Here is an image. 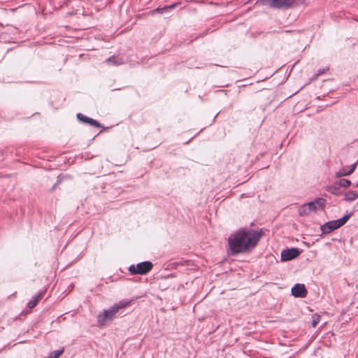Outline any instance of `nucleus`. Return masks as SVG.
<instances>
[{
  "mask_svg": "<svg viewBox=\"0 0 358 358\" xmlns=\"http://www.w3.org/2000/svg\"><path fill=\"white\" fill-rule=\"evenodd\" d=\"M292 294L295 297L303 298L307 294V290L303 284H296L292 288Z\"/></svg>",
  "mask_w": 358,
  "mask_h": 358,
  "instance_id": "nucleus-8",
  "label": "nucleus"
},
{
  "mask_svg": "<svg viewBox=\"0 0 358 358\" xmlns=\"http://www.w3.org/2000/svg\"><path fill=\"white\" fill-rule=\"evenodd\" d=\"M296 4V0H272L271 8L277 9H287Z\"/></svg>",
  "mask_w": 358,
  "mask_h": 358,
  "instance_id": "nucleus-5",
  "label": "nucleus"
},
{
  "mask_svg": "<svg viewBox=\"0 0 358 358\" xmlns=\"http://www.w3.org/2000/svg\"><path fill=\"white\" fill-rule=\"evenodd\" d=\"M77 117L80 122H83L84 123H87L93 127H101V124L96 120H93L90 117H88L81 113H78Z\"/></svg>",
  "mask_w": 358,
  "mask_h": 358,
  "instance_id": "nucleus-9",
  "label": "nucleus"
},
{
  "mask_svg": "<svg viewBox=\"0 0 358 358\" xmlns=\"http://www.w3.org/2000/svg\"><path fill=\"white\" fill-rule=\"evenodd\" d=\"M252 0H249V1H252Z\"/></svg>",
  "mask_w": 358,
  "mask_h": 358,
  "instance_id": "nucleus-22",
  "label": "nucleus"
},
{
  "mask_svg": "<svg viewBox=\"0 0 358 358\" xmlns=\"http://www.w3.org/2000/svg\"><path fill=\"white\" fill-rule=\"evenodd\" d=\"M152 267L153 264L151 262L145 261L136 265H131L128 270L131 275H145L152 270Z\"/></svg>",
  "mask_w": 358,
  "mask_h": 358,
  "instance_id": "nucleus-4",
  "label": "nucleus"
},
{
  "mask_svg": "<svg viewBox=\"0 0 358 358\" xmlns=\"http://www.w3.org/2000/svg\"><path fill=\"white\" fill-rule=\"evenodd\" d=\"M319 322H320L319 316L314 317L313 319V321H312V326L313 327H315L317 326V324L319 323Z\"/></svg>",
  "mask_w": 358,
  "mask_h": 358,
  "instance_id": "nucleus-19",
  "label": "nucleus"
},
{
  "mask_svg": "<svg viewBox=\"0 0 358 358\" xmlns=\"http://www.w3.org/2000/svg\"><path fill=\"white\" fill-rule=\"evenodd\" d=\"M43 293H39L38 295L34 296L33 299L28 302L27 306L29 308H34L38 303Z\"/></svg>",
  "mask_w": 358,
  "mask_h": 358,
  "instance_id": "nucleus-14",
  "label": "nucleus"
},
{
  "mask_svg": "<svg viewBox=\"0 0 358 358\" xmlns=\"http://www.w3.org/2000/svg\"><path fill=\"white\" fill-rule=\"evenodd\" d=\"M299 215L300 216H304V215H308L310 211V208L308 207V203H305L302 206H301L299 208Z\"/></svg>",
  "mask_w": 358,
  "mask_h": 358,
  "instance_id": "nucleus-13",
  "label": "nucleus"
},
{
  "mask_svg": "<svg viewBox=\"0 0 358 358\" xmlns=\"http://www.w3.org/2000/svg\"><path fill=\"white\" fill-rule=\"evenodd\" d=\"M257 2H259L262 5L268 6L271 8L272 0H258Z\"/></svg>",
  "mask_w": 358,
  "mask_h": 358,
  "instance_id": "nucleus-18",
  "label": "nucleus"
},
{
  "mask_svg": "<svg viewBox=\"0 0 358 358\" xmlns=\"http://www.w3.org/2000/svg\"><path fill=\"white\" fill-rule=\"evenodd\" d=\"M327 191L334 195H338L341 193L339 185L338 184H334L328 187Z\"/></svg>",
  "mask_w": 358,
  "mask_h": 358,
  "instance_id": "nucleus-15",
  "label": "nucleus"
},
{
  "mask_svg": "<svg viewBox=\"0 0 358 358\" xmlns=\"http://www.w3.org/2000/svg\"><path fill=\"white\" fill-rule=\"evenodd\" d=\"M130 304L131 301L122 300L114 304L108 310H104L103 312L97 317L99 325L101 327L105 325L107 321H110L115 318L116 313L120 309L124 308Z\"/></svg>",
  "mask_w": 358,
  "mask_h": 358,
  "instance_id": "nucleus-2",
  "label": "nucleus"
},
{
  "mask_svg": "<svg viewBox=\"0 0 358 358\" xmlns=\"http://www.w3.org/2000/svg\"><path fill=\"white\" fill-rule=\"evenodd\" d=\"M326 70L327 69H319L317 76L324 73L326 71Z\"/></svg>",
  "mask_w": 358,
  "mask_h": 358,
  "instance_id": "nucleus-21",
  "label": "nucleus"
},
{
  "mask_svg": "<svg viewBox=\"0 0 358 358\" xmlns=\"http://www.w3.org/2000/svg\"><path fill=\"white\" fill-rule=\"evenodd\" d=\"M262 236V231L241 229L228 238V253L235 255L251 251Z\"/></svg>",
  "mask_w": 358,
  "mask_h": 358,
  "instance_id": "nucleus-1",
  "label": "nucleus"
},
{
  "mask_svg": "<svg viewBox=\"0 0 358 358\" xmlns=\"http://www.w3.org/2000/svg\"><path fill=\"white\" fill-rule=\"evenodd\" d=\"M299 254L300 251L296 248L283 250L281 252V260L283 262L292 260L297 257Z\"/></svg>",
  "mask_w": 358,
  "mask_h": 358,
  "instance_id": "nucleus-6",
  "label": "nucleus"
},
{
  "mask_svg": "<svg viewBox=\"0 0 358 358\" xmlns=\"http://www.w3.org/2000/svg\"><path fill=\"white\" fill-rule=\"evenodd\" d=\"M351 216V213L344 215L343 217L326 222L321 227V230L324 234H328L332 231L338 229L344 225Z\"/></svg>",
  "mask_w": 358,
  "mask_h": 358,
  "instance_id": "nucleus-3",
  "label": "nucleus"
},
{
  "mask_svg": "<svg viewBox=\"0 0 358 358\" xmlns=\"http://www.w3.org/2000/svg\"><path fill=\"white\" fill-rule=\"evenodd\" d=\"M338 185L339 187L347 188L351 185V182L348 179H341Z\"/></svg>",
  "mask_w": 358,
  "mask_h": 358,
  "instance_id": "nucleus-17",
  "label": "nucleus"
},
{
  "mask_svg": "<svg viewBox=\"0 0 358 358\" xmlns=\"http://www.w3.org/2000/svg\"><path fill=\"white\" fill-rule=\"evenodd\" d=\"M106 62L109 64L118 66L124 63V59L118 56H112L106 59Z\"/></svg>",
  "mask_w": 358,
  "mask_h": 358,
  "instance_id": "nucleus-12",
  "label": "nucleus"
},
{
  "mask_svg": "<svg viewBox=\"0 0 358 358\" xmlns=\"http://www.w3.org/2000/svg\"><path fill=\"white\" fill-rule=\"evenodd\" d=\"M64 352V349H59L50 352L48 358H58Z\"/></svg>",
  "mask_w": 358,
  "mask_h": 358,
  "instance_id": "nucleus-16",
  "label": "nucleus"
},
{
  "mask_svg": "<svg viewBox=\"0 0 358 358\" xmlns=\"http://www.w3.org/2000/svg\"><path fill=\"white\" fill-rule=\"evenodd\" d=\"M358 198V192L350 190L345 193L343 200L347 202H352Z\"/></svg>",
  "mask_w": 358,
  "mask_h": 358,
  "instance_id": "nucleus-11",
  "label": "nucleus"
},
{
  "mask_svg": "<svg viewBox=\"0 0 358 358\" xmlns=\"http://www.w3.org/2000/svg\"><path fill=\"white\" fill-rule=\"evenodd\" d=\"M175 4H173V5H171L169 6H165L162 8V10H167V9H171V8H173L175 7Z\"/></svg>",
  "mask_w": 358,
  "mask_h": 358,
  "instance_id": "nucleus-20",
  "label": "nucleus"
},
{
  "mask_svg": "<svg viewBox=\"0 0 358 358\" xmlns=\"http://www.w3.org/2000/svg\"><path fill=\"white\" fill-rule=\"evenodd\" d=\"M324 200L322 198H319L313 201L307 203L310 208V212L316 211L319 208L324 205Z\"/></svg>",
  "mask_w": 358,
  "mask_h": 358,
  "instance_id": "nucleus-10",
  "label": "nucleus"
},
{
  "mask_svg": "<svg viewBox=\"0 0 358 358\" xmlns=\"http://www.w3.org/2000/svg\"><path fill=\"white\" fill-rule=\"evenodd\" d=\"M357 166V163H355L348 166H344L335 173V177L336 178H341L343 176H347L352 174Z\"/></svg>",
  "mask_w": 358,
  "mask_h": 358,
  "instance_id": "nucleus-7",
  "label": "nucleus"
}]
</instances>
